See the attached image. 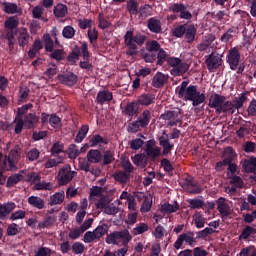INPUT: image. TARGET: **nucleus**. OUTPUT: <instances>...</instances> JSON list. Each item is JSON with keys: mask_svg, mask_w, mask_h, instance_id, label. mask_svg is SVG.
Wrapping results in <instances>:
<instances>
[{"mask_svg": "<svg viewBox=\"0 0 256 256\" xmlns=\"http://www.w3.org/2000/svg\"><path fill=\"white\" fill-rule=\"evenodd\" d=\"M178 97L183 98L185 101L192 102L193 106H200L206 102V96L204 93L199 92L197 86L190 84L189 80H183L181 82Z\"/></svg>", "mask_w": 256, "mask_h": 256, "instance_id": "3", "label": "nucleus"}, {"mask_svg": "<svg viewBox=\"0 0 256 256\" xmlns=\"http://www.w3.org/2000/svg\"><path fill=\"white\" fill-rule=\"evenodd\" d=\"M139 112V102H128L124 108V114L127 116H135Z\"/></svg>", "mask_w": 256, "mask_h": 256, "instance_id": "34", "label": "nucleus"}, {"mask_svg": "<svg viewBox=\"0 0 256 256\" xmlns=\"http://www.w3.org/2000/svg\"><path fill=\"white\" fill-rule=\"evenodd\" d=\"M76 174L77 172L75 170H72L70 164H66L59 170L60 183L68 184V182H71Z\"/></svg>", "mask_w": 256, "mask_h": 256, "instance_id": "13", "label": "nucleus"}, {"mask_svg": "<svg viewBox=\"0 0 256 256\" xmlns=\"http://www.w3.org/2000/svg\"><path fill=\"white\" fill-rule=\"evenodd\" d=\"M24 170H20L18 174H11V176H8L6 186L7 188H12V186H15V184H18V182H21L24 178L23 174Z\"/></svg>", "mask_w": 256, "mask_h": 256, "instance_id": "31", "label": "nucleus"}, {"mask_svg": "<svg viewBox=\"0 0 256 256\" xmlns=\"http://www.w3.org/2000/svg\"><path fill=\"white\" fill-rule=\"evenodd\" d=\"M91 147L92 148L87 152V160L90 162V166L92 163L98 164L99 162L102 161V158H103V154L101 150H99L98 148H94L95 146H91Z\"/></svg>", "mask_w": 256, "mask_h": 256, "instance_id": "20", "label": "nucleus"}, {"mask_svg": "<svg viewBox=\"0 0 256 256\" xmlns=\"http://www.w3.org/2000/svg\"><path fill=\"white\" fill-rule=\"evenodd\" d=\"M75 34H76V30L75 28H73V26H64L62 30L63 38H66L67 40H71L72 38H74Z\"/></svg>", "mask_w": 256, "mask_h": 256, "instance_id": "56", "label": "nucleus"}, {"mask_svg": "<svg viewBox=\"0 0 256 256\" xmlns=\"http://www.w3.org/2000/svg\"><path fill=\"white\" fill-rule=\"evenodd\" d=\"M241 54L238 50V48H230L228 56H227V62L231 68V70H237L240 62Z\"/></svg>", "mask_w": 256, "mask_h": 256, "instance_id": "15", "label": "nucleus"}, {"mask_svg": "<svg viewBox=\"0 0 256 256\" xmlns=\"http://www.w3.org/2000/svg\"><path fill=\"white\" fill-rule=\"evenodd\" d=\"M80 52H82L83 61L79 62L80 68L83 70H88V72H92L93 64L90 62V51L88 42H80Z\"/></svg>", "mask_w": 256, "mask_h": 256, "instance_id": "9", "label": "nucleus"}, {"mask_svg": "<svg viewBox=\"0 0 256 256\" xmlns=\"http://www.w3.org/2000/svg\"><path fill=\"white\" fill-rule=\"evenodd\" d=\"M71 249L75 255H82L85 251V244L83 242H73Z\"/></svg>", "mask_w": 256, "mask_h": 256, "instance_id": "60", "label": "nucleus"}, {"mask_svg": "<svg viewBox=\"0 0 256 256\" xmlns=\"http://www.w3.org/2000/svg\"><path fill=\"white\" fill-rule=\"evenodd\" d=\"M126 8L131 15L137 16V14H139V4L137 0H128Z\"/></svg>", "mask_w": 256, "mask_h": 256, "instance_id": "44", "label": "nucleus"}, {"mask_svg": "<svg viewBox=\"0 0 256 256\" xmlns=\"http://www.w3.org/2000/svg\"><path fill=\"white\" fill-rule=\"evenodd\" d=\"M184 243H187V245H195L197 243V238L195 237V232L193 230H188V232H182V234H179L173 244L174 249L179 251V249H182Z\"/></svg>", "mask_w": 256, "mask_h": 256, "instance_id": "8", "label": "nucleus"}, {"mask_svg": "<svg viewBox=\"0 0 256 256\" xmlns=\"http://www.w3.org/2000/svg\"><path fill=\"white\" fill-rule=\"evenodd\" d=\"M93 222L94 218H87L81 224V234L87 230L83 238L84 243H94V241H100V238L109 232L110 226L106 222L98 224L94 230H88V228H91Z\"/></svg>", "mask_w": 256, "mask_h": 256, "instance_id": "2", "label": "nucleus"}, {"mask_svg": "<svg viewBox=\"0 0 256 256\" xmlns=\"http://www.w3.org/2000/svg\"><path fill=\"white\" fill-rule=\"evenodd\" d=\"M113 100V92L110 90H100L97 94V103L105 104V102H111Z\"/></svg>", "mask_w": 256, "mask_h": 256, "instance_id": "25", "label": "nucleus"}, {"mask_svg": "<svg viewBox=\"0 0 256 256\" xmlns=\"http://www.w3.org/2000/svg\"><path fill=\"white\" fill-rule=\"evenodd\" d=\"M57 79L65 86H74L78 82V76L77 74H74V72H63V74H58Z\"/></svg>", "mask_w": 256, "mask_h": 256, "instance_id": "16", "label": "nucleus"}, {"mask_svg": "<svg viewBox=\"0 0 256 256\" xmlns=\"http://www.w3.org/2000/svg\"><path fill=\"white\" fill-rule=\"evenodd\" d=\"M147 40L144 34H136L134 36L133 30H128L124 35V43L127 47L126 54L128 56H136L138 46H143Z\"/></svg>", "mask_w": 256, "mask_h": 256, "instance_id": "5", "label": "nucleus"}, {"mask_svg": "<svg viewBox=\"0 0 256 256\" xmlns=\"http://www.w3.org/2000/svg\"><path fill=\"white\" fill-rule=\"evenodd\" d=\"M43 48V42L38 38L36 40H34L33 42V47L30 48V50H28V56L31 60H33L34 58H36L38 52L40 50H42Z\"/></svg>", "mask_w": 256, "mask_h": 256, "instance_id": "33", "label": "nucleus"}, {"mask_svg": "<svg viewBox=\"0 0 256 256\" xmlns=\"http://www.w3.org/2000/svg\"><path fill=\"white\" fill-rule=\"evenodd\" d=\"M182 116L181 108H173L172 110H167L164 114H161L160 118L162 120H177Z\"/></svg>", "mask_w": 256, "mask_h": 256, "instance_id": "24", "label": "nucleus"}, {"mask_svg": "<svg viewBox=\"0 0 256 256\" xmlns=\"http://www.w3.org/2000/svg\"><path fill=\"white\" fill-rule=\"evenodd\" d=\"M138 14L140 18H149L153 14V8L150 4H144V6H140Z\"/></svg>", "mask_w": 256, "mask_h": 256, "instance_id": "43", "label": "nucleus"}, {"mask_svg": "<svg viewBox=\"0 0 256 256\" xmlns=\"http://www.w3.org/2000/svg\"><path fill=\"white\" fill-rule=\"evenodd\" d=\"M216 202H217V209L220 212L221 218L223 219L228 218V216H230L231 214V206H229V203L226 202L223 196H220V198H218Z\"/></svg>", "mask_w": 256, "mask_h": 256, "instance_id": "18", "label": "nucleus"}, {"mask_svg": "<svg viewBox=\"0 0 256 256\" xmlns=\"http://www.w3.org/2000/svg\"><path fill=\"white\" fill-rule=\"evenodd\" d=\"M205 64L209 72H215L217 68L223 65V56L217 52H211L206 59Z\"/></svg>", "mask_w": 256, "mask_h": 256, "instance_id": "10", "label": "nucleus"}, {"mask_svg": "<svg viewBox=\"0 0 256 256\" xmlns=\"http://www.w3.org/2000/svg\"><path fill=\"white\" fill-rule=\"evenodd\" d=\"M159 144L162 146V154L163 156H168L170 154L171 150L174 148V144H171L169 139V134L167 132H163L162 136H159Z\"/></svg>", "mask_w": 256, "mask_h": 256, "instance_id": "19", "label": "nucleus"}, {"mask_svg": "<svg viewBox=\"0 0 256 256\" xmlns=\"http://www.w3.org/2000/svg\"><path fill=\"white\" fill-rule=\"evenodd\" d=\"M99 144H109V138L103 137L101 134H94L91 136L89 143L83 144L80 148V154L81 152H86L90 146H98Z\"/></svg>", "mask_w": 256, "mask_h": 256, "instance_id": "12", "label": "nucleus"}, {"mask_svg": "<svg viewBox=\"0 0 256 256\" xmlns=\"http://www.w3.org/2000/svg\"><path fill=\"white\" fill-rule=\"evenodd\" d=\"M30 34L27 30V28H21L18 32V44L20 48H25L30 42Z\"/></svg>", "mask_w": 256, "mask_h": 256, "instance_id": "23", "label": "nucleus"}, {"mask_svg": "<svg viewBox=\"0 0 256 256\" xmlns=\"http://www.w3.org/2000/svg\"><path fill=\"white\" fill-rule=\"evenodd\" d=\"M230 184H234L237 192V188H243L244 186L243 178H241V176H238L235 172L234 174H231Z\"/></svg>", "mask_w": 256, "mask_h": 256, "instance_id": "52", "label": "nucleus"}, {"mask_svg": "<svg viewBox=\"0 0 256 256\" xmlns=\"http://www.w3.org/2000/svg\"><path fill=\"white\" fill-rule=\"evenodd\" d=\"M81 57V48L79 46H74L73 50L68 54L67 60L70 64L74 65Z\"/></svg>", "mask_w": 256, "mask_h": 256, "instance_id": "38", "label": "nucleus"}, {"mask_svg": "<svg viewBox=\"0 0 256 256\" xmlns=\"http://www.w3.org/2000/svg\"><path fill=\"white\" fill-rule=\"evenodd\" d=\"M251 234H256V228L250 225L245 226V228H243V230L241 231V234H239L240 241H242V239L244 241H247V238H249Z\"/></svg>", "mask_w": 256, "mask_h": 256, "instance_id": "45", "label": "nucleus"}, {"mask_svg": "<svg viewBox=\"0 0 256 256\" xmlns=\"http://www.w3.org/2000/svg\"><path fill=\"white\" fill-rule=\"evenodd\" d=\"M98 22H99V28L101 30H106L107 28H110V26H112L111 22H109L105 18V14H103V12L99 13V15H98Z\"/></svg>", "mask_w": 256, "mask_h": 256, "instance_id": "55", "label": "nucleus"}, {"mask_svg": "<svg viewBox=\"0 0 256 256\" xmlns=\"http://www.w3.org/2000/svg\"><path fill=\"white\" fill-rule=\"evenodd\" d=\"M114 179L121 184H127L129 176L125 173V170L123 168V170H117L114 173Z\"/></svg>", "mask_w": 256, "mask_h": 256, "instance_id": "50", "label": "nucleus"}, {"mask_svg": "<svg viewBox=\"0 0 256 256\" xmlns=\"http://www.w3.org/2000/svg\"><path fill=\"white\" fill-rule=\"evenodd\" d=\"M197 28L194 24H190L185 28V39L187 40L188 44H192L195 41V37L197 36Z\"/></svg>", "mask_w": 256, "mask_h": 256, "instance_id": "29", "label": "nucleus"}, {"mask_svg": "<svg viewBox=\"0 0 256 256\" xmlns=\"http://www.w3.org/2000/svg\"><path fill=\"white\" fill-rule=\"evenodd\" d=\"M146 50H150L152 54H156V58H158L160 43L157 40H152L149 44L146 45Z\"/></svg>", "mask_w": 256, "mask_h": 256, "instance_id": "58", "label": "nucleus"}, {"mask_svg": "<svg viewBox=\"0 0 256 256\" xmlns=\"http://www.w3.org/2000/svg\"><path fill=\"white\" fill-rule=\"evenodd\" d=\"M148 29L153 34H160L162 32V22L158 18L152 17L148 19Z\"/></svg>", "mask_w": 256, "mask_h": 256, "instance_id": "22", "label": "nucleus"}, {"mask_svg": "<svg viewBox=\"0 0 256 256\" xmlns=\"http://www.w3.org/2000/svg\"><path fill=\"white\" fill-rule=\"evenodd\" d=\"M190 208L195 210L196 208H203L205 202L202 200V198H191L188 200Z\"/></svg>", "mask_w": 256, "mask_h": 256, "instance_id": "62", "label": "nucleus"}, {"mask_svg": "<svg viewBox=\"0 0 256 256\" xmlns=\"http://www.w3.org/2000/svg\"><path fill=\"white\" fill-rule=\"evenodd\" d=\"M222 112L224 113H231L234 114L235 113V104H233V102H231V100H224V102L222 103Z\"/></svg>", "mask_w": 256, "mask_h": 256, "instance_id": "59", "label": "nucleus"}, {"mask_svg": "<svg viewBox=\"0 0 256 256\" xmlns=\"http://www.w3.org/2000/svg\"><path fill=\"white\" fill-rule=\"evenodd\" d=\"M122 168L124 169L126 175L128 176V182L131 180V172L134 170V166L132 162L129 160V158H124L121 161Z\"/></svg>", "mask_w": 256, "mask_h": 256, "instance_id": "42", "label": "nucleus"}, {"mask_svg": "<svg viewBox=\"0 0 256 256\" xmlns=\"http://www.w3.org/2000/svg\"><path fill=\"white\" fill-rule=\"evenodd\" d=\"M226 100V96H223L222 94H212L209 98V104L208 106L210 108H214L216 114H221L223 112V103Z\"/></svg>", "mask_w": 256, "mask_h": 256, "instance_id": "11", "label": "nucleus"}, {"mask_svg": "<svg viewBox=\"0 0 256 256\" xmlns=\"http://www.w3.org/2000/svg\"><path fill=\"white\" fill-rule=\"evenodd\" d=\"M21 152L20 146H14L8 156L4 157L3 164L6 170H17V163L21 158Z\"/></svg>", "mask_w": 256, "mask_h": 256, "instance_id": "6", "label": "nucleus"}, {"mask_svg": "<svg viewBox=\"0 0 256 256\" xmlns=\"http://www.w3.org/2000/svg\"><path fill=\"white\" fill-rule=\"evenodd\" d=\"M80 150L77 146V144H70L68 148V158H71V160H74L79 156Z\"/></svg>", "mask_w": 256, "mask_h": 256, "instance_id": "61", "label": "nucleus"}, {"mask_svg": "<svg viewBox=\"0 0 256 256\" xmlns=\"http://www.w3.org/2000/svg\"><path fill=\"white\" fill-rule=\"evenodd\" d=\"M155 99L156 94H141V96H138V104H141V106H150L151 104H154Z\"/></svg>", "mask_w": 256, "mask_h": 256, "instance_id": "26", "label": "nucleus"}, {"mask_svg": "<svg viewBox=\"0 0 256 256\" xmlns=\"http://www.w3.org/2000/svg\"><path fill=\"white\" fill-rule=\"evenodd\" d=\"M24 122L26 128H35L36 124L39 122V116H37L36 112H30L29 114H26Z\"/></svg>", "mask_w": 256, "mask_h": 256, "instance_id": "27", "label": "nucleus"}, {"mask_svg": "<svg viewBox=\"0 0 256 256\" xmlns=\"http://www.w3.org/2000/svg\"><path fill=\"white\" fill-rule=\"evenodd\" d=\"M168 58H169L168 52H165L164 48H162L161 44H159V50L157 54V64L159 66H163L164 62H166Z\"/></svg>", "mask_w": 256, "mask_h": 256, "instance_id": "48", "label": "nucleus"}, {"mask_svg": "<svg viewBox=\"0 0 256 256\" xmlns=\"http://www.w3.org/2000/svg\"><path fill=\"white\" fill-rule=\"evenodd\" d=\"M139 118H140V128H147V126H149L152 119L151 110H148V109L143 110Z\"/></svg>", "mask_w": 256, "mask_h": 256, "instance_id": "32", "label": "nucleus"}, {"mask_svg": "<svg viewBox=\"0 0 256 256\" xmlns=\"http://www.w3.org/2000/svg\"><path fill=\"white\" fill-rule=\"evenodd\" d=\"M140 128V116H138L137 120H134L128 124V132L136 133L139 132Z\"/></svg>", "mask_w": 256, "mask_h": 256, "instance_id": "63", "label": "nucleus"}, {"mask_svg": "<svg viewBox=\"0 0 256 256\" xmlns=\"http://www.w3.org/2000/svg\"><path fill=\"white\" fill-rule=\"evenodd\" d=\"M191 186L192 189L189 190L191 194H200L201 192H203V187L201 186V184H199V182H195L193 176H186L183 187L189 189L191 188Z\"/></svg>", "mask_w": 256, "mask_h": 256, "instance_id": "17", "label": "nucleus"}, {"mask_svg": "<svg viewBox=\"0 0 256 256\" xmlns=\"http://www.w3.org/2000/svg\"><path fill=\"white\" fill-rule=\"evenodd\" d=\"M54 14L57 18H65L68 14V8L65 4H58L54 8Z\"/></svg>", "mask_w": 256, "mask_h": 256, "instance_id": "46", "label": "nucleus"}, {"mask_svg": "<svg viewBox=\"0 0 256 256\" xmlns=\"http://www.w3.org/2000/svg\"><path fill=\"white\" fill-rule=\"evenodd\" d=\"M189 68V64L180 60V64H178L176 68H172L170 72L172 76H183V74H186V72H188Z\"/></svg>", "mask_w": 256, "mask_h": 256, "instance_id": "30", "label": "nucleus"}, {"mask_svg": "<svg viewBox=\"0 0 256 256\" xmlns=\"http://www.w3.org/2000/svg\"><path fill=\"white\" fill-rule=\"evenodd\" d=\"M90 130L89 124H82V126L79 128L76 137H75V142L77 144H80L83 142V140L86 138L88 132Z\"/></svg>", "mask_w": 256, "mask_h": 256, "instance_id": "35", "label": "nucleus"}, {"mask_svg": "<svg viewBox=\"0 0 256 256\" xmlns=\"http://www.w3.org/2000/svg\"><path fill=\"white\" fill-rule=\"evenodd\" d=\"M34 190H53V183L39 180V182L34 184Z\"/></svg>", "mask_w": 256, "mask_h": 256, "instance_id": "53", "label": "nucleus"}, {"mask_svg": "<svg viewBox=\"0 0 256 256\" xmlns=\"http://www.w3.org/2000/svg\"><path fill=\"white\" fill-rule=\"evenodd\" d=\"M169 10L170 12H173L170 16V20H177L178 14L181 20H191L193 18V14L187 9L185 4H171Z\"/></svg>", "mask_w": 256, "mask_h": 256, "instance_id": "7", "label": "nucleus"}, {"mask_svg": "<svg viewBox=\"0 0 256 256\" xmlns=\"http://www.w3.org/2000/svg\"><path fill=\"white\" fill-rule=\"evenodd\" d=\"M106 243L107 245H122V248H118L114 252V256H126L129 251V243L132 241V234L127 228L122 230H114L113 232L106 233Z\"/></svg>", "mask_w": 256, "mask_h": 256, "instance_id": "1", "label": "nucleus"}, {"mask_svg": "<svg viewBox=\"0 0 256 256\" xmlns=\"http://www.w3.org/2000/svg\"><path fill=\"white\" fill-rule=\"evenodd\" d=\"M14 123H15V127H14L15 134H21L25 126V120L24 118H22V114H19V110H17V115L15 116Z\"/></svg>", "mask_w": 256, "mask_h": 256, "instance_id": "37", "label": "nucleus"}, {"mask_svg": "<svg viewBox=\"0 0 256 256\" xmlns=\"http://www.w3.org/2000/svg\"><path fill=\"white\" fill-rule=\"evenodd\" d=\"M28 204H30V206H33L34 208H38L39 210L45 208V200L44 198H41V196H29Z\"/></svg>", "mask_w": 256, "mask_h": 256, "instance_id": "28", "label": "nucleus"}, {"mask_svg": "<svg viewBox=\"0 0 256 256\" xmlns=\"http://www.w3.org/2000/svg\"><path fill=\"white\" fill-rule=\"evenodd\" d=\"M53 253V250L51 248H48V246H41L38 248L35 256H51Z\"/></svg>", "mask_w": 256, "mask_h": 256, "instance_id": "64", "label": "nucleus"}, {"mask_svg": "<svg viewBox=\"0 0 256 256\" xmlns=\"http://www.w3.org/2000/svg\"><path fill=\"white\" fill-rule=\"evenodd\" d=\"M87 34H88L90 44L95 46V44H97V40L99 38V32H98L97 28H92V26H90Z\"/></svg>", "mask_w": 256, "mask_h": 256, "instance_id": "51", "label": "nucleus"}, {"mask_svg": "<svg viewBox=\"0 0 256 256\" xmlns=\"http://www.w3.org/2000/svg\"><path fill=\"white\" fill-rule=\"evenodd\" d=\"M168 80V74H164L163 72H156V74L152 78V86L154 88H163Z\"/></svg>", "mask_w": 256, "mask_h": 256, "instance_id": "21", "label": "nucleus"}, {"mask_svg": "<svg viewBox=\"0 0 256 256\" xmlns=\"http://www.w3.org/2000/svg\"><path fill=\"white\" fill-rule=\"evenodd\" d=\"M243 172L253 173L254 176L251 178H256V156H250V158H244L240 162Z\"/></svg>", "mask_w": 256, "mask_h": 256, "instance_id": "14", "label": "nucleus"}, {"mask_svg": "<svg viewBox=\"0 0 256 256\" xmlns=\"http://www.w3.org/2000/svg\"><path fill=\"white\" fill-rule=\"evenodd\" d=\"M43 39L45 42L46 52H51V54H53V50H54L53 38H51L50 34H44Z\"/></svg>", "mask_w": 256, "mask_h": 256, "instance_id": "57", "label": "nucleus"}, {"mask_svg": "<svg viewBox=\"0 0 256 256\" xmlns=\"http://www.w3.org/2000/svg\"><path fill=\"white\" fill-rule=\"evenodd\" d=\"M65 200V192L62 190L61 192H55L50 196L49 204L50 206H55V204H62Z\"/></svg>", "mask_w": 256, "mask_h": 256, "instance_id": "40", "label": "nucleus"}, {"mask_svg": "<svg viewBox=\"0 0 256 256\" xmlns=\"http://www.w3.org/2000/svg\"><path fill=\"white\" fill-rule=\"evenodd\" d=\"M115 160V152L114 150H105L102 155V164L103 166H107L108 164H112Z\"/></svg>", "mask_w": 256, "mask_h": 256, "instance_id": "41", "label": "nucleus"}, {"mask_svg": "<svg viewBox=\"0 0 256 256\" xmlns=\"http://www.w3.org/2000/svg\"><path fill=\"white\" fill-rule=\"evenodd\" d=\"M132 161L134 162V164H136V166H139L140 168H146L148 164V156L142 153L135 154L134 156H132Z\"/></svg>", "mask_w": 256, "mask_h": 256, "instance_id": "36", "label": "nucleus"}, {"mask_svg": "<svg viewBox=\"0 0 256 256\" xmlns=\"http://www.w3.org/2000/svg\"><path fill=\"white\" fill-rule=\"evenodd\" d=\"M65 150V144H63V142H54L52 148H51V154L52 156H55V158H58L59 154H61V152H64Z\"/></svg>", "mask_w": 256, "mask_h": 256, "instance_id": "47", "label": "nucleus"}, {"mask_svg": "<svg viewBox=\"0 0 256 256\" xmlns=\"http://www.w3.org/2000/svg\"><path fill=\"white\" fill-rule=\"evenodd\" d=\"M18 26L19 20L14 16H11L8 18V20L5 21V28H8L9 32H15V28H18Z\"/></svg>", "mask_w": 256, "mask_h": 256, "instance_id": "49", "label": "nucleus"}, {"mask_svg": "<svg viewBox=\"0 0 256 256\" xmlns=\"http://www.w3.org/2000/svg\"><path fill=\"white\" fill-rule=\"evenodd\" d=\"M236 158H237V153L235 152V149L232 146H227V148H225L222 154V160H219L215 164L216 172H222L225 166H228L226 174H227V178L231 179L232 174H235V172H238V164H236L235 162Z\"/></svg>", "mask_w": 256, "mask_h": 256, "instance_id": "4", "label": "nucleus"}, {"mask_svg": "<svg viewBox=\"0 0 256 256\" xmlns=\"http://www.w3.org/2000/svg\"><path fill=\"white\" fill-rule=\"evenodd\" d=\"M14 208H16L15 202L0 204V218H5Z\"/></svg>", "mask_w": 256, "mask_h": 256, "instance_id": "39", "label": "nucleus"}, {"mask_svg": "<svg viewBox=\"0 0 256 256\" xmlns=\"http://www.w3.org/2000/svg\"><path fill=\"white\" fill-rule=\"evenodd\" d=\"M3 11L6 14H16L18 12L17 4H12L11 2H3Z\"/></svg>", "mask_w": 256, "mask_h": 256, "instance_id": "54", "label": "nucleus"}]
</instances>
